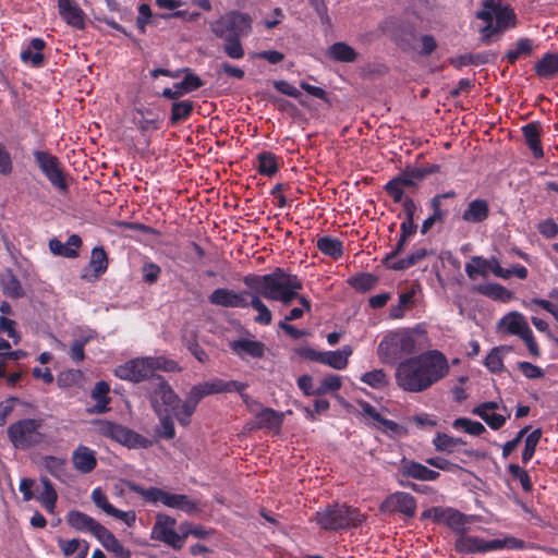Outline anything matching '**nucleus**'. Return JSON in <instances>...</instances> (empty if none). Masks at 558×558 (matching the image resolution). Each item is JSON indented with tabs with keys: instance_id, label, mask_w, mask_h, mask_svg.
I'll return each instance as SVG.
<instances>
[{
	"instance_id": "1",
	"label": "nucleus",
	"mask_w": 558,
	"mask_h": 558,
	"mask_svg": "<svg viewBox=\"0 0 558 558\" xmlns=\"http://www.w3.org/2000/svg\"><path fill=\"white\" fill-rule=\"evenodd\" d=\"M242 281L250 293L246 307L251 306L258 313L254 320L263 326L271 324L272 314L262 298L289 305L298 296V291L303 289V282L296 275L288 274L280 267L266 275L247 274Z\"/></svg>"
},
{
	"instance_id": "2",
	"label": "nucleus",
	"mask_w": 558,
	"mask_h": 558,
	"mask_svg": "<svg viewBox=\"0 0 558 558\" xmlns=\"http://www.w3.org/2000/svg\"><path fill=\"white\" fill-rule=\"evenodd\" d=\"M449 372L447 356L439 350H427L399 362L395 379L401 390L420 393L444 379Z\"/></svg>"
},
{
	"instance_id": "3",
	"label": "nucleus",
	"mask_w": 558,
	"mask_h": 558,
	"mask_svg": "<svg viewBox=\"0 0 558 558\" xmlns=\"http://www.w3.org/2000/svg\"><path fill=\"white\" fill-rule=\"evenodd\" d=\"M246 387L247 385L244 383L236 380L226 381L220 378H214L210 381L194 385L190 389L186 399L182 402L180 411L177 413V421L182 426H187L191 423V416L196 411V408L203 398L215 393L233 391L241 392V390H245Z\"/></svg>"
},
{
	"instance_id": "4",
	"label": "nucleus",
	"mask_w": 558,
	"mask_h": 558,
	"mask_svg": "<svg viewBox=\"0 0 558 558\" xmlns=\"http://www.w3.org/2000/svg\"><path fill=\"white\" fill-rule=\"evenodd\" d=\"M416 350L414 331L409 328H399L384 336L377 348L379 360L389 365L403 361L404 356L413 354Z\"/></svg>"
},
{
	"instance_id": "5",
	"label": "nucleus",
	"mask_w": 558,
	"mask_h": 558,
	"mask_svg": "<svg viewBox=\"0 0 558 558\" xmlns=\"http://www.w3.org/2000/svg\"><path fill=\"white\" fill-rule=\"evenodd\" d=\"M314 520L323 530L340 531L361 525L364 521V515L361 514L357 508L347 506L345 504H333L317 511Z\"/></svg>"
},
{
	"instance_id": "6",
	"label": "nucleus",
	"mask_w": 558,
	"mask_h": 558,
	"mask_svg": "<svg viewBox=\"0 0 558 558\" xmlns=\"http://www.w3.org/2000/svg\"><path fill=\"white\" fill-rule=\"evenodd\" d=\"M525 548L526 545L523 539L511 535H506L504 538L486 541L478 536L468 535L466 532H464L457 536L454 541V550L464 555L501 549L523 550Z\"/></svg>"
},
{
	"instance_id": "7",
	"label": "nucleus",
	"mask_w": 558,
	"mask_h": 558,
	"mask_svg": "<svg viewBox=\"0 0 558 558\" xmlns=\"http://www.w3.org/2000/svg\"><path fill=\"white\" fill-rule=\"evenodd\" d=\"M41 427L40 418H22L8 427V438L15 449L27 450L43 441Z\"/></svg>"
},
{
	"instance_id": "8",
	"label": "nucleus",
	"mask_w": 558,
	"mask_h": 558,
	"mask_svg": "<svg viewBox=\"0 0 558 558\" xmlns=\"http://www.w3.org/2000/svg\"><path fill=\"white\" fill-rule=\"evenodd\" d=\"M210 31L220 39L246 36L252 31V19L247 13L229 11L210 23Z\"/></svg>"
},
{
	"instance_id": "9",
	"label": "nucleus",
	"mask_w": 558,
	"mask_h": 558,
	"mask_svg": "<svg viewBox=\"0 0 558 558\" xmlns=\"http://www.w3.org/2000/svg\"><path fill=\"white\" fill-rule=\"evenodd\" d=\"M148 385V398L155 413L160 415L162 407H166L165 412H171L177 418L182 401L169 383L162 376H156Z\"/></svg>"
},
{
	"instance_id": "10",
	"label": "nucleus",
	"mask_w": 558,
	"mask_h": 558,
	"mask_svg": "<svg viewBox=\"0 0 558 558\" xmlns=\"http://www.w3.org/2000/svg\"><path fill=\"white\" fill-rule=\"evenodd\" d=\"M132 490L148 502H160L166 507L178 509L189 514L194 513L198 509L197 504L183 494H171L158 487L144 488L140 485H133Z\"/></svg>"
},
{
	"instance_id": "11",
	"label": "nucleus",
	"mask_w": 558,
	"mask_h": 558,
	"mask_svg": "<svg viewBox=\"0 0 558 558\" xmlns=\"http://www.w3.org/2000/svg\"><path fill=\"white\" fill-rule=\"evenodd\" d=\"M97 426L100 436L109 438L130 449H146L150 446V440L146 437L121 424L108 420H100L97 422Z\"/></svg>"
},
{
	"instance_id": "12",
	"label": "nucleus",
	"mask_w": 558,
	"mask_h": 558,
	"mask_svg": "<svg viewBox=\"0 0 558 558\" xmlns=\"http://www.w3.org/2000/svg\"><path fill=\"white\" fill-rule=\"evenodd\" d=\"M295 353L302 359L318 362L333 369L341 371L348 366L352 349L350 345H344L340 350L319 352L310 347H301L295 349Z\"/></svg>"
},
{
	"instance_id": "13",
	"label": "nucleus",
	"mask_w": 558,
	"mask_h": 558,
	"mask_svg": "<svg viewBox=\"0 0 558 558\" xmlns=\"http://www.w3.org/2000/svg\"><path fill=\"white\" fill-rule=\"evenodd\" d=\"M34 160L47 180L60 192L68 191V182L57 156L46 150H34Z\"/></svg>"
},
{
	"instance_id": "14",
	"label": "nucleus",
	"mask_w": 558,
	"mask_h": 558,
	"mask_svg": "<svg viewBox=\"0 0 558 558\" xmlns=\"http://www.w3.org/2000/svg\"><path fill=\"white\" fill-rule=\"evenodd\" d=\"M422 181V173L417 172L414 167H407L390 179L385 184L384 190L396 204H400L404 197V189H410L412 192H415L418 190Z\"/></svg>"
},
{
	"instance_id": "15",
	"label": "nucleus",
	"mask_w": 558,
	"mask_h": 558,
	"mask_svg": "<svg viewBox=\"0 0 558 558\" xmlns=\"http://www.w3.org/2000/svg\"><path fill=\"white\" fill-rule=\"evenodd\" d=\"M506 326V331L510 335L520 337L531 355L534 357L539 356L541 350L534 338L533 331L530 328L525 317L519 312H512L506 315L499 323Z\"/></svg>"
},
{
	"instance_id": "16",
	"label": "nucleus",
	"mask_w": 558,
	"mask_h": 558,
	"mask_svg": "<svg viewBox=\"0 0 558 558\" xmlns=\"http://www.w3.org/2000/svg\"><path fill=\"white\" fill-rule=\"evenodd\" d=\"M114 376L132 383L150 381L156 377L153 374L149 356L136 357L117 366L114 368Z\"/></svg>"
},
{
	"instance_id": "17",
	"label": "nucleus",
	"mask_w": 558,
	"mask_h": 558,
	"mask_svg": "<svg viewBox=\"0 0 558 558\" xmlns=\"http://www.w3.org/2000/svg\"><path fill=\"white\" fill-rule=\"evenodd\" d=\"M416 499L409 493L395 492L388 495L379 506L384 514L400 513L407 519H412L416 513Z\"/></svg>"
},
{
	"instance_id": "18",
	"label": "nucleus",
	"mask_w": 558,
	"mask_h": 558,
	"mask_svg": "<svg viewBox=\"0 0 558 558\" xmlns=\"http://www.w3.org/2000/svg\"><path fill=\"white\" fill-rule=\"evenodd\" d=\"M175 519L167 514H158L153 526L151 538L162 542L175 550L184 546L183 532L178 534L174 531Z\"/></svg>"
},
{
	"instance_id": "19",
	"label": "nucleus",
	"mask_w": 558,
	"mask_h": 558,
	"mask_svg": "<svg viewBox=\"0 0 558 558\" xmlns=\"http://www.w3.org/2000/svg\"><path fill=\"white\" fill-rule=\"evenodd\" d=\"M248 298V289L235 291L228 288H218L208 295V302L215 306L246 308Z\"/></svg>"
},
{
	"instance_id": "20",
	"label": "nucleus",
	"mask_w": 558,
	"mask_h": 558,
	"mask_svg": "<svg viewBox=\"0 0 558 558\" xmlns=\"http://www.w3.org/2000/svg\"><path fill=\"white\" fill-rule=\"evenodd\" d=\"M284 414L271 408L262 409L256 413L254 421L246 424V429H269L274 434H279L283 424Z\"/></svg>"
},
{
	"instance_id": "21",
	"label": "nucleus",
	"mask_w": 558,
	"mask_h": 558,
	"mask_svg": "<svg viewBox=\"0 0 558 558\" xmlns=\"http://www.w3.org/2000/svg\"><path fill=\"white\" fill-rule=\"evenodd\" d=\"M399 473L403 477L413 478L423 482H433L439 478L437 471L428 469L426 465L414 460L403 458L400 462Z\"/></svg>"
},
{
	"instance_id": "22",
	"label": "nucleus",
	"mask_w": 558,
	"mask_h": 558,
	"mask_svg": "<svg viewBox=\"0 0 558 558\" xmlns=\"http://www.w3.org/2000/svg\"><path fill=\"white\" fill-rule=\"evenodd\" d=\"M108 265L107 252L102 246H96L92 250L89 264L81 277L89 282L95 281L107 271Z\"/></svg>"
},
{
	"instance_id": "23",
	"label": "nucleus",
	"mask_w": 558,
	"mask_h": 558,
	"mask_svg": "<svg viewBox=\"0 0 558 558\" xmlns=\"http://www.w3.org/2000/svg\"><path fill=\"white\" fill-rule=\"evenodd\" d=\"M58 10L61 19L76 29L85 28V13L73 0H58Z\"/></svg>"
},
{
	"instance_id": "24",
	"label": "nucleus",
	"mask_w": 558,
	"mask_h": 558,
	"mask_svg": "<svg viewBox=\"0 0 558 558\" xmlns=\"http://www.w3.org/2000/svg\"><path fill=\"white\" fill-rule=\"evenodd\" d=\"M72 463L77 472L88 474L97 466L96 452L87 446L78 445L72 453Z\"/></svg>"
},
{
	"instance_id": "25",
	"label": "nucleus",
	"mask_w": 558,
	"mask_h": 558,
	"mask_svg": "<svg viewBox=\"0 0 558 558\" xmlns=\"http://www.w3.org/2000/svg\"><path fill=\"white\" fill-rule=\"evenodd\" d=\"M66 523L72 529L78 532H89L95 537L104 527V525L96 521L94 518L78 510H72L66 514Z\"/></svg>"
},
{
	"instance_id": "26",
	"label": "nucleus",
	"mask_w": 558,
	"mask_h": 558,
	"mask_svg": "<svg viewBox=\"0 0 558 558\" xmlns=\"http://www.w3.org/2000/svg\"><path fill=\"white\" fill-rule=\"evenodd\" d=\"M363 415L372 418L376 423H378V429L383 433L392 435H400L402 432V426H400L397 422L392 420L385 418L371 403L366 401L360 402Z\"/></svg>"
},
{
	"instance_id": "27",
	"label": "nucleus",
	"mask_w": 558,
	"mask_h": 558,
	"mask_svg": "<svg viewBox=\"0 0 558 558\" xmlns=\"http://www.w3.org/2000/svg\"><path fill=\"white\" fill-rule=\"evenodd\" d=\"M83 242L80 235L71 234L65 243H62L57 238L49 241V250L53 255L62 256L65 258H75L78 256V250Z\"/></svg>"
},
{
	"instance_id": "28",
	"label": "nucleus",
	"mask_w": 558,
	"mask_h": 558,
	"mask_svg": "<svg viewBox=\"0 0 558 558\" xmlns=\"http://www.w3.org/2000/svg\"><path fill=\"white\" fill-rule=\"evenodd\" d=\"M489 204L484 198L471 201L462 213V219L468 223H481L489 216Z\"/></svg>"
},
{
	"instance_id": "29",
	"label": "nucleus",
	"mask_w": 558,
	"mask_h": 558,
	"mask_svg": "<svg viewBox=\"0 0 558 558\" xmlns=\"http://www.w3.org/2000/svg\"><path fill=\"white\" fill-rule=\"evenodd\" d=\"M231 350L241 359L248 355L253 359H262L265 354V344L257 340L239 339L230 343Z\"/></svg>"
},
{
	"instance_id": "30",
	"label": "nucleus",
	"mask_w": 558,
	"mask_h": 558,
	"mask_svg": "<svg viewBox=\"0 0 558 558\" xmlns=\"http://www.w3.org/2000/svg\"><path fill=\"white\" fill-rule=\"evenodd\" d=\"M46 48V41L41 38H33L26 49L21 52V60L24 63H31L34 68H41L45 64L43 50Z\"/></svg>"
},
{
	"instance_id": "31",
	"label": "nucleus",
	"mask_w": 558,
	"mask_h": 558,
	"mask_svg": "<svg viewBox=\"0 0 558 558\" xmlns=\"http://www.w3.org/2000/svg\"><path fill=\"white\" fill-rule=\"evenodd\" d=\"M96 538L108 550L114 554L118 558H131V551L125 548L114 534L104 526L96 535Z\"/></svg>"
},
{
	"instance_id": "32",
	"label": "nucleus",
	"mask_w": 558,
	"mask_h": 558,
	"mask_svg": "<svg viewBox=\"0 0 558 558\" xmlns=\"http://www.w3.org/2000/svg\"><path fill=\"white\" fill-rule=\"evenodd\" d=\"M522 134L534 157L542 158L544 156V150L541 143V123L538 121H534L523 125Z\"/></svg>"
},
{
	"instance_id": "33",
	"label": "nucleus",
	"mask_w": 558,
	"mask_h": 558,
	"mask_svg": "<svg viewBox=\"0 0 558 558\" xmlns=\"http://www.w3.org/2000/svg\"><path fill=\"white\" fill-rule=\"evenodd\" d=\"M535 74L541 78H553L558 74V53L546 52L534 65Z\"/></svg>"
},
{
	"instance_id": "34",
	"label": "nucleus",
	"mask_w": 558,
	"mask_h": 558,
	"mask_svg": "<svg viewBox=\"0 0 558 558\" xmlns=\"http://www.w3.org/2000/svg\"><path fill=\"white\" fill-rule=\"evenodd\" d=\"M256 169L259 174L272 178L280 168L279 158L269 150H263L256 156Z\"/></svg>"
},
{
	"instance_id": "35",
	"label": "nucleus",
	"mask_w": 558,
	"mask_h": 558,
	"mask_svg": "<svg viewBox=\"0 0 558 558\" xmlns=\"http://www.w3.org/2000/svg\"><path fill=\"white\" fill-rule=\"evenodd\" d=\"M57 542L64 557H70L74 554H76L74 558L87 557L89 545L86 541L78 538L64 539L59 537Z\"/></svg>"
},
{
	"instance_id": "36",
	"label": "nucleus",
	"mask_w": 558,
	"mask_h": 558,
	"mask_svg": "<svg viewBox=\"0 0 558 558\" xmlns=\"http://www.w3.org/2000/svg\"><path fill=\"white\" fill-rule=\"evenodd\" d=\"M136 113L140 116V119L135 120V124L142 134L160 129L162 120L150 109L138 108Z\"/></svg>"
},
{
	"instance_id": "37",
	"label": "nucleus",
	"mask_w": 558,
	"mask_h": 558,
	"mask_svg": "<svg viewBox=\"0 0 558 558\" xmlns=\"http://www.w3.org/2000/svg\"><path fill=\"white\" fill-rule=\"evenodd\" d=\"M316 246L319 252L335 260H338L343 255V243L337 238L329 235L322 236L317 240Z\"/></svg>"
},
{
	"instance_id": "38",
	"label": "nucleus",
	"mask_w": 558,
	"mask_h": 558,
	"mask_svg": "<svg viewBox=\"0 0 558 558\" xmlns=\"http://www.w3.org/2000/svg\"><path fill=\"white\" fill-rule=\"evenodd\" d=\"M40 483L44 489L40 494L35 496V499L41 504L46 511L53 513L58 500L57 490L53 484L47 477H40Z\"/></svg>"
},
{
	"instance_id": "39",
	"label": "nucleus",
	"mask_w": 558,
	"mask_h": 558,
	"mask_svg": "<svg viewBox=\"0 0 558 558\" xmlns=\"http://www.w3.org/2000/svg\"><path fill=\"white\" fill-rule=\"evenodd\" d=\"M110 391V386L108 383L100 380L96 383L94 389L92 390V398L96 400V404L94 405L92 412L94 413H106L109 411L110 398L108 393Z\"/></svg>"
},
{
	"instance_id": "40",
	"label": "nucleus",
	"mask_w": 558,
	"mask_h": 558,
	"mask_svg": "<svg viewBox=\"0 0 558 558\" xmlns=\"http://www.w3.org/2000/svg\"><path fill=\"white\" fill-rule=\"evenodd\" d=\"M457 193L453 190L436 194L429 201V207L432 209V217L438 220V223H444L449 215L447 209L442 208V201L447 198H456Z\"/></svg>"
},
{
	"instance_id": "41",
	"label": "nucleus",
	"mask_w": 558,
	"mask_h": 558,
	"mask_svg": "<svg viewBox=\"0 0 558 558\" xmlns=\"http://www.w3.org/2000/svg\"><path fill=\"white\" fill-rule=\"evenodd\" d=\"M534 50V43L532 39L523 37L520 38L515 48L509 49L505 54V59L509 64H514L522 57H530Z\"/></svg>"
},
{
	"instance_id": "42",
	"label": "nucleus",
	"mask_w": 558,
	"mask_h": 558,
	"mask_svg": "<svg viewBox=\"0 0 558 558\" xmlns=\"http://www.w3.org/2000/svg\"><path fill=\"white\" fill-rule=\"evenodd\" d=\"M415 290L411 289L399 295L397 305H391L389 310L390 319H401L405 315V310L414 306Z\"/></svg>"
},
{
	"instance_id": "43",
	"label": "nucleus",
	"mask_w": 558,
	"mask_h": 558,
	"mask_svg": "<svg viewBox=\"0 0 558 558\" xmlns=\"http://www.w3.org/2000/svg\"><path fill=\"white\" fill-rule=\"evenodd\" d=\"M329 57L338 62H354L357 58L356 51L345 43H335L329 47Z\"/></svg>"
},
{
	"instance_id": "44",
	"label": "nucleus",
	"mask_w": 558,
	"mask_h": 558,
	"mask_svg": "<svg viewBox=\"0 0 558 558\" xmlns=\"http://www.w3.org/2000/svg\"><path fill=\"white\" fill-rule=\"evenodd\" d=\"M194 109V104L191 100L174 101L171 106V114L169 124L174 126L182 121L190 118Z\"/></svg>"
},
{
	"instance_id": "45",
	"label": "nucleus",
	"mask_w": 558,
	"mask_h": 558,
	"mask_svg": "<svg viewBox=\"0 0 558 558\" xmlns=\"http://www.w3.org/2000/svg\"><path fill=\"white\" fill-rule=\"evenodd\" d=\"M427 255V250L424 247L415 248L411 254H409L405 258H400L396 260V263H389L388 269L392 270H405L411 268L412 266L418 264L422 259H424Z\"/></svg>"
},
{
	"instance_id": "46",
	"label": "nucleus",
	"mask_w": 558,
	"mask_h": 558,
	"mask_svg": "<svg viewBox=\"0 0 558 558\" xmlns=\"http://www.w3.org/2000/svg\"><path fill=\"white\" fill-rule=\"evenodd\" d=\"M433 445L436 451L451 453L458 446L465 445V441L462 438L452 437L445 433H437L433 439Z\"/></svg>"
},
{
	"instance_id": "47",
	"label": "nucleus",
	"mask_w": 558,
	"mask_h": 558,
	"mask_svg": "<svg viewBox=\"0 0 558 558\" xmlns=\"http://www.w3.org/2000/svg\"><path fill=\"white\" fill-rule=\"evenodd\" d=\"M478 291L485 296L501 302H509L513 296L510 290L499 283H487L480 287Z\"/></svg>"
},
{
	"instance_id": "48",
	"label": "nucleus",
	"mask_w": 558,
	"mask_h": 558,
	"mask_svg": "<svg viewBox=\"0 0 558 558\" xmlns=\"http://www.w3.org/2000/svg\"><path fill=\"white\" fill-rule=\"evenodd\" d=\"M496 19V28L500 29L502 33L509 28H514L518 23L517 15L513 9L509 5H505L498 10L495 14Z\"/></svg>"
},
{
	"instance_id": "49",
	"label": "nucleus",
	"mask_w": 558,
	"mask_h": 558,
	"mask_svg": "<svg viewBox=\"0 0 558 558\" xmlns=\"http://www.w3.org/2000/svg\"><path fill=\"white\" fill-rule=\"evenodd\" d=\"M349 284L357 292H367L372 290L378 282V278L369 272H362L351 277L348 280Z\"/></svg>"
},
{
	"instance_id": "50",
	"label": "nucleus",
	"mask_w": 558,
	"mask_h": 558,
	"mask_svg": "<svg viewBox=\"0 0 558 558\" xmlns=\"http://www.w3.org/2000/svg\"><path fill=\"white\" fill-rule=\"evenodd\" d=\"M466 523H468V520H466L465 514H463L462 512H460L453 508H449V511L447 513L444 524H446L449 529H451L457 534V536L466 532V527H465Z\"/></svg>"
},
{
	"instance_id": "51",
	"label": "nucleus",
	"mask_w": 558,
	"mask_h": 558,
	"mask_svg": "<svg viewBox=\"0 0 558 558\" xmlns=\"http://www.w3.org/2000/svg\"><path fill=\"white\" fill-rule=\"evenodd\" d=\"M454 429H463L465 433L472 436H481L486 433L485 426L477 421H472L468 417H458L452 422Z\"/></svg>"
},
{
	"instance_id": "52",
	"label": "nucleus",
	"mask_w": 558,
	"mask_h": 558,
	"mask_svg": "<svg viewBox=\"0 0 558 558\" xmlns=\"http://www.w3.org/2000/svg\"><path fill=\"white\" fill-rule=\"evenodd\" d=\"M180 71L184 72L185 75L183 81L174 84V88L184 89L186 93H191L197 90L204 85L203 80L198 75H196L191 69L184 68Z\"/></svg>"
},
{
	"instance_id": "53",
	"label": "nucleus",
	"mask_w": 558,
	"mask_h": 558,
	"mask_svg": "<svg viewBox=\"0 0 558 558\" xmlns=\"http://www.w3.org/2000/svg\"><path fill=\"white\" fill-rule=\"evenodd\" d=\"M542 435H543L542 429L536 428L525 437L524 449L522 451V457H521L522 462L524 464L530 462L531 459L533 458L535 450H536V446L539 442Z\"/></svg>"
},
{
	"instance_id": "54",
	"label": "nucleus",
	"mask_w": 558,
	"mask_h": 558,
	"mask_svg": "<svg viewBox=\"0 0 558 558\" xmlns=\"http://www.w3.org/2000/svg\"><path fill=\"white\" fill-rule=\"evenodd\" d=\"M361 381L374 389H383L388 385L387 374L384 369H373L361 376Z\"/></svg>"
},
{
	"instance_id": "55",
	"label": "nucleus",
	"mask_w": 558,
	"mask_h": 558,
	"mask_svg": "<svg viewBox=\"0 0 558 558\" xmlns=\"http://www.w3.org/2000/svg\"><path fill=\"white\" fill-rule=\"evenodd\" d=\"M487 53H466L451 60L454 68L460 69L466 65H482L488 63Z\"/></svg>"
},
{
	"instance_id": "56",
	"label": "nucleus",
	"mask_w": 558,
	"mask_h": 558,
	"mask_svg": "<svg viewBox=\"0 0 558 558\" xmlns=\"http://www.w3.org/2000/svg\"><path fill=\"white\" fill-rule=\"evenodd\" d=\"M223 52L231 59H242L245 54L241 37L232 36V38H225Z\"/></svg>"
},
{
	"instance_id": "57",
	"label": "nucleus",
	"mask_w": 558,
	"mask_h": 558,
	"mask_svg": "<svg viewBox=\"0 0 558 558\" xmlns=\"http://www.w3.org/2000/svg\"><path fill=\"white\" fill-rule=\"evenodd\" d=\"M43 464L47 472L53 477L60 478L65 471V460L56 456H46L43 459Z\"/></svg>"
},
{
	"instance_id": "58",
	"label": "nucleus",
	"mask_w": 558,
	"mask_h": 558,
	"mask_svg": "<svg viewBox=\"0 0 558 558\" xmlns=\"http://www.w3.org/2000/svg\"><path fill=\"white\" fill-rule=\"evenodd\" d=\"M170 413L171 412H160V415H158L160 424L157 432L158 435L165 439H173L175 437L174 423Z\"/></svg>"
},
{
	"instance_id": "59",
	"label": "nucleus",
	"mask_w": 558,
	"mask_h": 558,
	"mask_svg": "<svg viewBox=\"0 0 558 558\" xmlns=\"http://www.w3.org/2000/svg\"><path fill=\"white\" fill-rule=\"evenodd\" d=\"M3 294L11 299H21L25 294L20 280L13 274L3 282Z\"/></svg>"
},
{
	"instance_id": "60",
	"label": "nucleus",
	"mask_w": 558,
	"mask_h": 558,
	"mask_svg": "<svg viewBox=\"0 0 558 558\" xmlns=\"http://www.w3.org/2000/svg\"><path fill=\"white\" fill-rule=\"evenodd\" d=\"M149 360L153 366V374H155V372L158 369L168 373L181 371L179 364L175 361L166 356H149Z\"/></svg>"
},
{
	"instance_id": "61",
	"label": "nucleus",
	"mask_w": 558,
	"mask_h": 558,
	"mask_svg": "<svg viewBox=\"0 0 558 558\" xmlns=\"http://www.w3.org/2000/svg\"><path fill=\"white\" fill-rule=\"evenodd\" d=\"M523 305L525 308H527L532 312H535L536 311L535 306H538V307L545 310L546 312H548L549 314H551L553 317L558 322V306L550 301L534 298L530 301H524Z\"/></svg>"
},
{
	"instance_id": "62",
	"label": "nucleus",
	"mask_w": 558,
	"mask_h": 558,
	"mask_svg": "<svg viewBox=\"0 0 558 558\" xmlns=\"http://www.w3.org/2000/svg\"><path fill=\"white\" fill-rule=\"evenodd\" d=\"M341 377L336 374L326 376L315 389L316 396H323L329 391H338L341 388Z\"/></svg>"
},
{
	"instance_id": "63",
	"label": "nucleus",
	"mask_w": 558,
	"mask_h": 558,
	"mask_svg": "<svg viewBox=\"0 0 558 558\" xmlns=\"http://www.w3.org/2000/svg\"><path fill=\"white\" fill-rule=\"evenodd\" d=\"M508 472L511 474V476L514 480H518L522 486V489L524 492H531L532 490V482L530 478L529 473L523 470L520 465L511 463L508 465Z\"/></svg>"
},
{
	"instance_id": "64",
	"label": "nucleus",
	"mask_w": 558,
	"mask_h": 558,
	"mask_svg": "<svg viewBox=\"0 0 558 558\" xmlns=\"http://www.w3.org/2000/svg\"><path fill=\"white\" fill-rule=\"evenodd\" d=\"M141 270L144 282L148 284L156 283L161 275L160 266L153 262L144 263Z\"/></svg>"
}]
</instances>
